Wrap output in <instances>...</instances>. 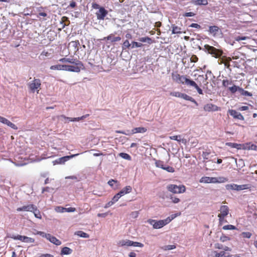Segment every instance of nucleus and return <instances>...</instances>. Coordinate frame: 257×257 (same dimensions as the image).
<instances>
[{
  "label": "nucleus",
  "mask_w": 257,
  "mask_h": 257,
  "mask_svg": "<svg viewBox=\"0 0 257 257\" xmlns=\"http://www.w3.org/2000/svg\"><path fill=\"white\" fill-rule=\"evenodd\" d=\"M172 77L173 80L176 82L181 84H185L189 86L193 81L188 78L187 76L181 75L177 72L172 73Z\"/></svg>",
  "instance_id": "nucleus-1"
},
{
  "label": "nucleus",
  "mask_w": 257,
  "mask_h": 257,
  "mask_svg": "<svg viewBox=\"0 0 257 257\" xmlns=\"http://www.w3.org/2000/svg\"><path fill=\"white\" fill-rule=\"evenodd\" d=\"M227 179L224 177H209L204 176L199 180V182L202 183H222L227 182Z\"/></svg>",
  "instance_id": "nucleus-2"
},
{
  "label": "nucleus",
  "mask_w": 257,
  "mask_h": 257,
  "mask_svg": "<svg viewBox=\"0 0 257 257\" xmlns=\"http://www.w3.org/2000/svg\"><path fill=\"white\" fill-rule=\"evenodd\" d=\"M167 190L175 194L183 193L186 191V187L184 185L178 186L175 184H169L167 186Z\"/></svg>",
  "instance_id": "nucleus-3"
},
{
  "label": "nucleus",
  "mask_w": 257,
  "mask_h": 257,
  "mask_svg": "<svg viewBox=\"0 0 257 257\" xmlns=\"http://www.w3.org/2000/svg\"><path fill=\"white\" fill-rule=\"evenodd\" d=\"M204 47L209 54L216 58L220 57L223 53L221 50L209 45H205Z\"/></svg>",
  "instance_id": "nucleus-4"
},
{
  "label": "nucleus",
  "mask_w": 257,
  "mask_h": 257,
  "mask_svg": "<svg viewBox=\"0 0 257 257\" xmlns=\"http://www.w3.org/2000/svg\"><path fill=\"white\" fill-rule=\"evenodd\" d=\"M66 68L67 71L79 72L81 69L84 68V67L81 61H76L73 65H66Z\"/></svg>",
  "instance_id": "nucleus-5"
},
{
  "label": "nucleus",
  "mask_w": 257,
  "mask_h": 257,
  "mask_svg": "<svg viewBox=\"0 0 257 257\" xmlns=\"http://www.w3.org/2000/svg\"><path fill=\"white\" fill-rule=\"evenodd\" d=\"M41 82L39 79H34L28 84V87L32 92H35L36 91L38 93L41 89Z\"/></svg>",
  "instance_id": "nucleus-6"
},
{
  "label": "nucleus",
  "mask_w": 257,
  "mask_h": 257,
  "mask_svg": "<svg viewBox=\"0 0 257 257\" xmlns=\"http://www.w3.org/2000/svg\"><path fill=\"white\" fill-rule=\"evenodd\" d=\"M251 186L249 184L237 185L235 184H227L226 185L227 190L240 191L245 189H250Z\"/></svg>",
  "instance_id": "nucleus-7"
},
{
  "label": "nucleus",
  "mask_w": 257,
  "mask_h": 257,
  "mask_svg": "<svg viewBox=\"0 0 257 257\" xmlns=\"http://www.w3.org/2000/svg\"><path fill=\"white\" fill-rule=\"evenodd\" d=\"M119 246H133L142 247L144 244L141 242L133 241L128 239L120 240L118 243Z\"/></svg>",
  "instance_id": "nucleus-8"
},
{
  "label": "nucleus",
  "mask_w": 257,
  "mask_h": 257,
  "mask_svg": "<svg viewBox=\"0 0 257 257\" xmlns=\"http://www.w3.org/2000/svg\"><path fill=\"white\" fill-rule=\"evenodd\" d=\"M147 222L151 225H153V228L155 229L161 228L167 224L165 219L157 221L156 220L150 219L148 220Z\"/></svg>",
  "instance_id": "nucleus-9"
},
{
  "label": "nucleus",
  "mask_w": 257,
  "mask_h": 257,
  "mask_svg": "<svg viewBox=\"0 0 257 257\" xmlns=\"http://www.w3.org/2000/svg\"><path fill=\"white\" fill-rule=\"evenodd\" d=\"M220 213L218 215L219 223L221 224L223 221L224 217L227 216L229 213V208L226 205H222L220 208Z\"/></svg>",
  "instance_id": "nucleus-10"
},
{
  "label": "nucleus",
  "mask_w": 257,
  "mask_h": 257,
  "mask_svg": "<svg viewBox=\"0 0 257 257\" xmlns=\"http://www.w3.org/2000/svg\"><path fill=\"white\" fill-rule=\"evenodd\" d=\"M228 112L234 119H237L241 120H244V116L240 112L237 111L234 109H229Z\"/></svg>",
  "instance_id": "nucleus-11"
},
{
  "label": "nucleus",
  "mask_w": 257,
  "mask_h": 257,
  "mask_svg": "<svg viewBox=\"0 0 257 257\" xmlns=\"http://www.w3.org/2000/svg\"><path fill=\"white\" fill-rule=\"evenodd\" d=\"M203 109L205 111H217L220 110V108L212 103H207L203 107Z\"/></svg>",
  "instance_id": "nucleus-12"
},
{
  "label": "nucleus",
  "mask_w": 257,
  "mask_h": 257,
  "mask_svg": "<svg viewBox=\"0 0 257 257\" xmlns=\"http://www.w3.org/2000/svg\"><path fill=\"white\" fill-rule=\"evenodd\" d=\"M107 14V11H106L104 8L100 7L98 11L96 13L97 19L100 20H103Z\"/></svg>",
  "instance_id": "nucleus-13"
},
{
  "label": "nucleus",
  "mask_w": 257,
  "mask_h": 257,
  "mask_svg": "<svg viewBox=\"0 0 257 257\" xmlns=\"http://www.w3.org/2000/svg\"><path fill=\"white\" fill-rule=\"evenodd\" d=\"M0 122L4 124H7L8 126H10V127L14 130H16L18 129V127L16 124L12 123L5 117H4L1 116H0Z\"/></svg>",
  "instance_id": "nucleus-14"
},
{
  "label": "nucleus",
  "mask_w": 257,
  "mask_h": 257,
  "mask_svg": "<svg viewBox=\"0 0 257 257\" xmlns=\"http://www.w3.org/2000/svg\"><path fill=\"white\" fill-rule=\"evenodd\" d=\"M79 155V154H76L74 155H72L71 156H66L61 158H60L56 160V162L57 164H64L66 161H68L70 159L72 158L75 156H77Z\"/></svg>",
  "instance_id": "nucleus-15"
},
{
  "label": "nucleus",
  "mask_w": 257,
  "mask_h": 257,
  "mask_svg": "<svg viewBox=\"0 0 257 257\" xmlns=\"http://www.w3.org/2000/svg\"><path fill=\"white\" fill-rule=\"evenodd\" d=\"M35 208V205L33 204H30L28 205L23 206L21 207H19L17 209L18 211H30L32 212Z\"/></svg>",
  "instance_id": "nucleus-16"
},
{
  "label": "nucleus",
  "mask_w": 257,
  "mask_h": 257,
  "mask_svg": "<svg viewBox=\"0 0 257 257\" xmlns=\"http://www.w3.org/2000/svg\"><path fill=\"white\" fill-rule=\"evenodd\" d=\"M242 149L243 150H251L257 151V146L254 144H253L251 143H247L245 144H242Z\"/></svg>",
  "instance_id": "nucleus-17"
},
{
  "label": "nucleus",
  "mask_w": 257,
  "mask_h": 257,
  "mask_svg": "<svg viewBox=\"0 0 257 257\" xmlns=\"http://www.w3.org/2000/svg\"><path fill=\"white\" fill-rule=\"evenodd\" d=\"M47 239L56 245H60L61 244V241L60 240L58 239L56 237L52 236L50 234L48 235Z\"/></svg>",
  "instance_id": "nucleus-18"
},
{
  "label": "nucleus",
  "mask_w": 257,
  "mask_h": 257,
  "mask_svg": "<svg viewBox=\"0 0 257 257\" xmlns=\"http://www.w3.org/2000/svg\"><path fill=\"white\" fill-rule=\"evenodd\" d=\"M132 191V188L131 186H126L123 188L118 193L121 197L126 194L131 192Z\"/></svg>",
  "instance_id": "nucleus-19"
},
{
  "label": "nucleus",
  "mask_w": 257,
  "mask_h": 257,
  "mask_svg": "<svg viewBox=\"0 0 257 257\" xmlns=\"http://www.w3.org/2000/svg\"><path fill=\"white\" fill-rule=\"evenodd\" d=\"M59 61L62 63H69L70 64H74L76 63V61H80L77 59L70 58H63L59 60Z\"/></svg>",
  "instance_id": "nucleus-20"
},
{
  "label": "nucleus",
  "mask_w": 257,
  "mask_h": 257,
  "mask_svg": "<svg viewBox=\"0 0 257 257\" xmlns=\"http://www.w3.org/2000/svg\"><path fill=\"white\" fill-rule=\"evenodd\" d=\"M110 40L111 43H113L115 42L119 41L121 40V38L119 36L118 37H114L113 34H111L109 35L107 37H104L103 40Z\"/></svg>",
  "instance_id": "nucleus-21"
},
{
  "label": "nucleus",
  "mask_w": 257,
  "mask_h": 257,
  "mask_svg": "<svg viewBox=\"0 0 257 257\" xmlns=\"http://www.w3.org/2000/svg\"><path fill=\"white\" fill-rule=\"evenodd\" d=\"M225 145L232 148H236L237 150L242 149V144H237L235 143H226Z\"/></svg>",
  "instance_id": "nucleus-22"
},
{
  "label": "nucleus",
  "mask_w": 257,
  "mask_h": 257,
  "mask_svg": "<svg viewBox=\"0 0 257 257\" xmlns=\"http://www.w3.org/2000/svg\"><path fill=\"white\" fill-rule=\"evenodd\" d=\"M169 139L172 140L177 141L179 143L182 142L184 144L186 143V139H181V137L180 135L170 136Z\"/></svg>",
  "instance_id": "nucleus-23"
},
{
  "label": "nucleus",
  "mask_w": 257,
  "mask_h": 257,
  "mask_svg": "<svg viewBox=\"0 0 257 257\" xmlns=\"http://www.w3.org/2000/svg\"><path fill=\"white\" fill-rule=\"evenodd\" d=\"M147 128L144 127H135L132 130V133L131 134L144 133L147 132Z\"/></svg>",
  "instance_id": "nucleus-24"
},
{
  "label": "nucleus",
  "mask_w": 257,
  "mask_h": 257,
  "mask_svg": "<svg viewBox=\"0 0 257 257\" xmlns=\"http://www.w3.org/2000/svg\"><path fill=\"white\" fill-rule=\"evenodd\" d=\"M66 65L58 64V65H56L51 66L50 67V69L66 71Z\"/></svg>",
  "instance_id": "nucleus-25"
},
{
  "label": "nucleus",
  "mask_w": 257,
  "mask_h": 257,
  "mask_svg": "<svg viewBox=\"0 0 257 257\" xmlns=\"http://www.w3.org/2000/svg\"><path fill=\"white\" fill-rule=\"evenodd\" d=\"M219 28L218 26H212L209 27V32L210 34L215 36L219 32Z\"/></svg>",
  "instance_id": "nucleus-26"
},
{
  "label": "nucleus",
  "mask_w": 257,
  "mask_h": 257,
  "mask_svg": "<svg viewBox=\"0 0 257 257\" xmlns=\"http://www.w3.org/2000/svg\"><path fill=\"white\" fill-rule=\"evenodd\" d=\"M172 30V34H178L182 33L181 28L179 27L176 26L175 25H172L171 26Z\"/></svg>",
  "instance_id": "nucleus-27"
},
{
  "label": "nucleus",
  "mask_w": 257,
  "mask_h": 257,
  "mask_svg": "<svg viewBox=\"0 0 257 257\" xmlns=\"http://www.w3.org/2000/svg\"><path fill=\"white\" fill-rule=\"evenodd\" d=\"M189 86H192L194 87L197 91L198 93L199 94H203V91L198 86V85L197 84V83L194 81H192L191 83Z\"/></svg>",
  "instance_id": "nucleus-28"
},
{
  "label": "nucleus",
  "mask_w": 257,
  "mask_h": 257,
  "mask_svg": "<svg viewBox=\"0 0 257 257\" xmlns=\"http://www.w3.org/2000/svg\"><path fill=\"white\" fill-rule=\"evenodd\" d=\"M181 98L184 99H185V100L190 101H191V102H192L193 103H195V104H197V102L196 101V100L193 98H192V97L188 95L187 94H186L185 93H182Z\"/></svg>",
  "instance_id": "nucleus-29"
},
{
  "label": "nucleus",
  "mask_w": 257,
  "mask_h": 257,
  "mask_svg": "<svg viewBox=\"0 0 257 257\" xmlns=\"http://www.w3.org/2000/svg\"><path fill=\"white\" fill-rule=\"evenodd\" d=\"M72 252V250L68 247H64L62 248L61 251V254H69Z\"/></svg>",
  "instance_id": "nucleus-30"
},
{
  "label": "nucleus",
  "mask_w": 257,
  "mask_h": 257,
  "mask_svg": "<svg viewBox=\"0 0 257 257\" xmlns=\"http://www.w3.org/2000/svg\"><path fill=\"white\" fill-rule=\"evenodd\" d=\"M69 45H70L72 47H73L75 51L76 52L78 50V47L79 45H80V43L78 40H75L71 41L69 43Z\"/></svg>",
  "instance_id": "nucleus-31"
},
{
  "label": "nucleus",
  "mask_w": 257,
  "mask_h": 257,
  "mask_svg": "<svg viewBox=\"0 0 257 257\" xmlns=\"http://www.w3.org/2000/svg\"><path fill=\"white\" fill-rule=\"evenodd\" d=\"M32 212H33L35 217L41 219L42 218V215L41 214L40 211L38 209L37 207L35 206V208H34V210L32 211Z\"/></svg>",
  "instance_id": "nucleus-32"
},
{
  "label": "nucleus",
  "mask_w": 257,
  "mask_h": 257,
  "mask_svg": "<svg viewBox=\"0 0 257 257\" xmlns=\"http://www.w3.org/2000/svg\"><path fill=\"white\" fill-rule=\"evenodd\" d=\"M193 3L195 5H207L208 4V0H194Z\"/></svg>",
  "instance_id": "nucleus-33"
},
{
  "label": "nucleus",
  "mask_w": 257,
  "mask_h": 257,
  "mask_svg": "<svg viewBox=\"0 0 257 257\" xmlns=\"http://www.w3.org/2000/svg\"><path fill=\"white\" fill-rule=\"evenodd\" d=\"M180 215V213L172 214L170 216L168 217L166 219H165V220L167 224H168L173 219H174L175 218H176L177 216H178V215Z\"/></svg>",
  "instance_id": "nucleus-34"
},
{
  "label": "nucleus",
  "mask_w": 257,
  "mask_h": 257,
  "mask_svg": "<svg viewBox=\"0 0 257 257\" xmlns=\"http://www.w3.org/2000/svg\"><path fill=\"white\" fill-rule=\"evenodd\" d=\"M139 40L142 42H147L149 44L153 43V41L151 38L148 37L140 38Z\"/></svg>",
  "instance_id": "nucleus-35"
},
{
  "label": "nucleus",
  "mask_w": 257,
  "mask_h": 257,
  "mask_svg": "<svg viewBox=\"0 0 257 257\" xmlns=\"http://www.w3.org/2000/svg\"><path fill=\"white\" fill-rule=\"evenodd\" d=\"M75 234H76L78 236L83 238H88L89 237L88 234L82 231H77L75 233Z\"/></svg>",
  "instance_id": "nucleus-36"
},
{
  "label": "nucleus",
  "mask_w": 257,
  "mask_h": 257,
  "mask_svg": "<svg viewBox=\"0 0 257 257\" xmlns=\"http://www.w3.org/2000/svg\"><path fill=\"white\" fill-rule=\"evenodd\" d=\"M239 92L241 94V95L243 96H251L252 95V93L244 90L243 88H240V89H239Z\"/></svg>",
  "instance_id": "nucleus-37"
},
{
  "label": "nucleus",
  "mask_w": 257,
  "mask_h": 257,
  "mask_svg": "<svg viewBox=\"0 0 257 257\" xmlns=\"http://www.w3.org/2000/svg\"><path fill=\"white\" fill-rule=\"evenodd\" d=\"M176 245L175 244L167 245L162 247V249L164 250H170L176 248Z\"/></svg>",
  "instance_id": "nucleus-38"
},
{
  "label": "nucleus",
  "mask_w": 257,
  "mask_h": 257,
  "mask_svg": "<svg viewBox=\"0 0 257 257\" xmlns=\"http://www.w3.org/2000/svg\"><path fill=\"white\" fill-rule=\"evenodd\" d=\"M25 236H23L21 235H13L12 236H11V238H12L15 240H19L22 242H24Z\"/></svg>",
  "instance_id": "nucleus-39"
},
{
  "label": "nucleus",
  "mask_w": 257,
  "mask_h": 257,
  "mask_svg": "<svg viewBox=\"0 0 257 257\" xmlns=\"http://www.w3.org/2000/svg\"><path fill=\"white\" fill-rule=\"evenodd\" d=\"M155 165L157 167L160 168L162 169H164L165 167L164 162L161 160H156Z\"/></svg>",
  "instance_id": "nucleus-40"
},
{
  "label": "nucleus",
  "mask_w": 257,
  "mask_h": 257,
  "mask_svg": "<svg viewBox=\"0 0 257 257\" xmlns=\"http://www.w3.org/2000/svg\"><path fill=\"white\" fill-rule=\"evenodd\" d=\"M239 89H240V87H238V86H237L235 85H234L233 86H231V87H229L228 89L232 93H235L237 91H239Z\"/></svg>",
  "instance_id": "nucleus-41"
},
{
  "label": "nucleus",
  "mask_w": 257,
  "mask_h": 257,
  "mask_svg": "<svg viewBox=\"0 0 257 257\" xmlns=\"http://www.w3.org/2000/svg\"><path fill=\"white\" fill-rule=\"evenodd\" d=\"M119 156L125 160L129 161L131 160V157L128 154L125 153H121L119 154Z\"/></svg>",
  "instance_id": "nucleus-42"
},
{
  "label": "nucleus",
  "mask_w": 257,
  "mask_h": 257,
  "mask_svg": "<svg viewBox=\"0 0 257 257\" xmlns=\"http://www.w3.org/2000/svg\"><path fill=\"white\" fill-rule=\"evenodd\" d=\"M65 210H66V208L60 206H57L55 208V210L57 212H59V213H63V212H65Z\"/></svg>",
  "instance_id": "nucleus-43"
},
{
  "label": "nucleus",
  "mask_w": 257,
  "mask_h": 257,
  "mask_svg": "<svg viewBox=\"0 0 257 257\" xmlns=\"http://www.w3.org/2000/svg\"><path fill=\"white\" fill-rule=\"evenodd\" d=\"M224 230H235L236 229V227L232 225H224L222 227Z\"/></svg>",
  "instance_id": "nucleus-44"
},
{
  "label": "nucleus",
  "mask_w": 257,
  "mask_h": 257,
  "mask_svg": "<svg viewBox=\"0 0 257 257\" xmlns=\"http://www.w3.org/2000/svg\"><path fill=\"white\" fill-rule=\"evenodd\" d=\"M131 44L127 40L124 41L122 45V49L124 50L126 49H129L131 47Z\"/></svg>",
  "instance_id": "nucleus-45"
},
{
  "label": "nucleus",
  "mask_w": 257,
  "mask_h": 257,
  "mask_svg": "<svg viewBox=\"0 0 257 257\" xmlns=\"http://www.w3.org/2000/svg\"><path fill=\"white\" fill-rule=\"evenodd\" d=\"M210 257H219V252L216 250H212L210 251L209 254Z\"/></svg>",
  "instance_id": "nucleus-46"
},
{
  "label": "nucleus",
  "mask_w": 257,
  "mask_h": 257,
  "mask_svg": "<svg viewBox=\"0 0 257 257\" xmlns=\"http://www.w3.org/2000/svg\"><path fill=\"white\" fill-rule=\"evenodd\" d=\"M182 94V93L178 92V91H174V92H171L170 93V95L175 96L176 97H180V98H181Z\"/></svg>",
  "instance_id": "nucleus-47"
},
{
  "label": "nucleus",
  "mask_w": 257,
  "mask_h": 257,
  "mask_svg": "<svg viewBox=\"0 0 257 257\" xmlns=\"http://www.w3.org/2000/svg\"><path fill=\"white\" fill-rule=\"evenodd\" d=\"M24 242L27 243H34L35 242V239L33 238L25 236Z\"/></svg>",
  "instance_id": "nucleus-48"
},
{
  "label": "nucleus",
  "mask_w": 257,
  "mask_h": 257,
  "mask_svg": "<svg viewBox=\"0 0 257 257\" xmlns=\"http://www.w3.org/2000/svg\"><path fill=\"white\" fill-rule=\"evenodd\" d=\"M163 170L167 171L170 173H173L175 172V169L173 167L169 166H165Z\"/></svg>",
  "instance_id": "nucleus-49"
},
{
  "label": "nucleus",
  "mask_w": 257,
  "mask_h": 257,
  "mask_svg": "<svg viewBox=\"0 0 257 257\" xmlns=\"http://www.w3.org/2000/svg\"><path fill=\"white\" fill-rule=\"evenodd\" d=\"M241 235L243 238H249L251 237L252 234L249 232H243Z\"/></svg>",
  "instance_id": "nucleus-50"
},
{
  "label": "nucleus",
  "mask_w": 257,
  "mask_h": 257,
  "mask_svg": "<svg viewBox=\"0 0 257 257\" xmlns=\"http://www.w3.org/2000/svg\"><path fill=\"white\" fill-rule=\"evenodd\" d=\"M143 46V45L141 43H138L137 42H133L132 48L141 47Z\"/></svg>",
  "instance_id": "nucleus-51"
},
{
  "label": "nucleus",
  "mask_w": 257,
  "mask_h": 257,
  "mask_svg": "<svg viewBox=\"0 0 257 257\" xmlns=\"http://www.w3.org/2000/svg\"><path fill=\"white\" fill-rule=\"evenodd\" d=\"M34 234H35L40 235L42 236L43 237L46 238L47 239L48 238V235H49V233L47 234V233H45L44 232L39 231H38L36 233H35Z\"/></svg>",
  "instance_id": "nucleus-52"
},
{
  "label": "nucleus",
  "mask_w": 257,
  "mask_h": 257,
  "mask_svg": "<svg viewBox=\"0 0 257 257\" xmlns=\"http://www.w3.org/2000/svg\"><path fill=\"white\" fill-rule=\"evenodd\" d=\"M170 199H171L172 202L174 203H178L180 201L179 198L175 196H173V195L170 196Z\"/></svg>",
  "instance_id": "nucleus-53"
},
{
  "label": "nucleus",
  "mask_w": 257,
  "mask_h": 257,
  "mask_svg": "<svg viewBox=\"0 0 257 257\" xmlns=\"http://www.w3.org/2000/svg\"><path fill=\"white\" fill-rule=\"evenodd\" d=\"M121 197V196L119 195L118 193H117L116 194H115L113 197L112 198V202L114 203H115L116 202H117L118 199Z\"/></svg>",
  "instance_id": "nucleus-54"
},
{
  "label": "nucleus",
  "mask_w": 257,
  "mask_h": 257,
  "mask_svg": "<svg viewBox=\"0 0 257 257\" xmlns=\"http://www.w3.org/2000/svg\"><path fill=\"white\" fill-rule=\"evenodd\" d=\"M232 83L231 81H229L227 79L223 80L222 81V85L224 87L228 86V85L231 84Z\"/></svg>",
  "instance_id": "nucleus-55"
},
{
  "label": "nucleus",
  "mask_w": 257,
  "mask_h": 257,
  "mask_svg": "<svg viewBox=\"0 0 257 257\" xmlns=\"http://www.w3.org/2000/svg\"><path fill=\"white\" fill-rule=\"evenodd\" d=\"M219 257H228L229 253H226L224 251H221L219 252Z\"/></svg>",
  "instance_id": "nucleus-56"
},
{
  "label": "nucleus",
  "mask_w": 257,
  "mask_h": 257,
  "mask_svg": "<svg viewBox=\"0 0 257 257\" xmlns=\"http://www.w3.org/2000/svg\"><path fill=\"white\" fill-rule=\"evenodd\" d=\"M139 212L138 211H136L132 212L131 213V216H132V217H133L134 218H136L139 216Z\"/></svg>",
  "instance_id": "nucleus-57"
},
{
  "label": "nucleus",
  "mask_w": 257,
  "mask_h": 257,
  "mask_svg": "<svg viewBox=\"0 0 257 257\" xmlns=\"http://www.w3.org/2000/svg\"><path fill=\"white\" fill-rule=\"evenodd\" d=\"M220 240L222 242H225L230 240V238L228 236L222 235L220 237Z\"/></svg>",
  "instance_id": "nucleus-58"
},
{
  "label": "nucleus",
  "mask_w": 257,
  "mask_h": 257,
  "mask_svg": "<svg viewBox=\"0 0 257 257\" xmlns=\"http://www.w3.org/2000/svg\"><path fill=\"white\" fill-rule=\"evenodd\" d=\"M198 58L195 55H193L190 58V61L192 62H196L198 61Z\"/></svg>",
  "instance_id": "nucleus-59"
},
{
  "label": "nucleus",
  "mask_w": 257,
  "mask_h": 257,
  "mask_svg": "<svg viewBox=\"0 0 257 257\" xmlns=\"http://www.w3.org/2000/svg\"><path fill=\"white\" fill-rule=\"evenodd\" d=\"M51 55V53H49L48 51H43L41 53L40 56H45V57H49Z\"/></svg>",
  "instance_id": "nucleus-60"
},
{
  "label": "nucleus",
  "mask_w": 257,
  "mask_h": 257,
  "mask_svg": "<svg viewBox=\"0 0 257 257\" xmlns=\"http://www.w3.org/2000/svg\"><path fill=\"white\" fill-rule=\"evenodd\" d=\"M117 181L113 179H111L108 182V184L111 186V187H113L114 183H117Z\"/></svg>",
  "instance_id": "nucleus-61"
},
{
  "label": "nucleus",
  "mask_w": 257,
  "mask_h": 257,
  "mask_svg": "<svg viewBox=\"0 0 257 257\" xmlns=\"http://www.w3.org/2000/svg\"><path fill=\"white\" fill-rule=\"evenodd\" d=\"M190 27H192V28H196V29H200L201 28V26L199 24H196V23H192V24H191L190 25Z\"/></svg>",
  "instance_id": "nucleus-62"
},
{
  "label": "nucleus",
  "mask_w": 257,
  "mask_h": 257,
  "mask_svg": "<svg viewBox=\"0 0 257 257\" xmlns=\"http://www.w3.org/2000/svg\"><path fill=\"white\" fill-rule=\"evenodd\" d=\"M195 15V14L193 12H187V13H185L183 15V16L185 17H193Z\"/></svg>",
  "instance_id": "nucleus-63"
},
{
  "label": "nucleus",
  "mask_w": 257,
  "mask_h": 257,
  "mask_svg": "<svg viewBox=\"0 0 257 257\" xmlns=\"http://www.w3.org/2000/svg\"><path fill=\"white\" fill-rule=\"evenodd\" d=\"M210 155V153L208 152H203L202 153V157L204 159H208Z\"/></svg>",
  "instance_id": "nucleus-64"
}]
</instances>
